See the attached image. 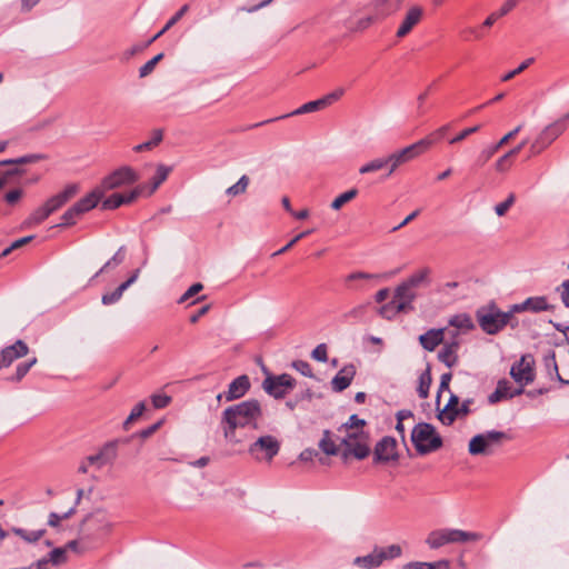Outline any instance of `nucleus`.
Returning a JSON list of instances; mask_svg holds the SVG:
<instances>
[{
  "mask_svg": "<svg viewBox=\"0 0 569 569\" xmlns=\"http://www.w3.org/2000/svg\"><path fill=\"white\" fill-rule=\"evenodd\" d=\"M512 307L509 311H501L495 303L477 310L476 317L480 328L488 335H497L513 319Z\"/></svg>",
  "mask_w": 569,
  "mask_h": 569,
  "instance_id": "4",
  "label": "nucleus"
},
{
  "mask_svg": "<svg viewBox=\"0 0 569 569\" xmlns=\"http://www.w3.org/2000/svg\"><path fill=\"white\" fill-rule=\"evenodd\" d=\"M366 310H367V307L365 305L357 306V307L352 308L351 310H349L347 313H345V318L347 320H349V319L360 320L363 318Z\"/></svg>",
  "mask_w": 569,
  "mask_h": 569,
  "instance_id": "64",
  "label": "nucleus"
},
{
  "mask_svg": "<svg viewBox=\"0 0 569 569\" xmlns=\"http://www.w3.org/2000/svg\"><path fill=\"white\" fill-rule=\"evenodd\" d=\"M365 425L366 421L363 419H360L357 415H352L349 417V420L338 429V431L343 435L360 432L359 429Z\"/></svg>",
  "mask_w": 569,
  "mask_h": 569,
  "instance_id": "40",
  "label": "nucleus"
},
{
  "mask_svg": "<svg viewBox=\"0 0 569 569\" xmlns=\"http://www.w3.org/2000/svg\"><path fill=\"white\" fill-rule=\"evenodd\" d=\"M104 196L103 191L99 188H94L91 192H89L86 197L78 200L74 206L79 210L80 214H83L91 209L96 208L99 201Z\"/></svg>",
  "mask_w": 569,
  "mask_h": 569,
  "instance_id": "30",
  "label": "nucleus"
},
{
  "mask_svg": "<svg viewBox=\"0 0 569 569\" xmlns=\"http://www.w3.org/2000/svg\"><path fill=\"white\" fill-rule=\"evenodd\" d=\"M70 549L68 545L66 547H59L52 549L50 552H48L46 556L41 557L40 559L46 560V567H48L49 563L52 566H60L67 562V550Z\"/></svg>",
  "mask_w": 569,
  "mask_h": 569,
  "instance_id": "35",
  "label": "nucleus"
},
{
  "mask_svg": "<svg viewBox=\"0 0 569 569\" xmlns=\"http://www.w3.org/2000/svg\"><path fill=\"white\" fill-rule=\"evenodd\" d=\"M151 401L156 409H162L169 406L171 397L166 393H157L151 396Z\"/></svg>",
  "mask_w": 569,
  "mask_h": 569,
  "instance_id": "61",
  "label": "nucleus"
},
{
  "mask_svg": "<svg viewBox=\"0 0 569 569\" xmlns=\"http://www.w3.org/2000/svg\"><path fill=\"white\" fill-rule=\"evenodd\" d=\"M433 146L431 138H422L417 142L402 148L388 156L390 168L387 177L391 176L400 166L418 158Z\"/></svg>",
  "mask_w": 569,
  "mask_h": 569,
  "instance_id": "7",
  "label": "nucleus"
},
{
  "mask_svg": "<svg viewBox=\"0 0 569 569\" xmlns=\"http://www.w3.org/2000/svg\"><path fill=\"white\" fill-rule=\"evenodd\" d=\"M28 353L29 347L22 340H17L13 345L3 348L0 351V370L10 367L16 360L26 357Z\"/></svg>",
  "mask_w": 569,
  "mask_h": 569,
  "instance_id": "17",
  "label": "nucleus"
},
{
  "mask_svg": "<svg viewBox=\"0 0 569 569\" xmlns=\"http://www.w3.org/2000/svg\"><path fill=\"white\" fill-rule=\"evenodd\" d=\"M443 347L438 352V360L446 365L448 368H452L459 362L458 351L460 349L461 342L455 341H443Z\"/></svg>",
  "mask_w": 569,
  "mask_h": 569,
  "instance_id": "21",
  "label": "nucleus"
},
{
  "mask_svg": "<svg viewBox=\"0 0 569 569\" xmlns=\"http://www.w3.org/2000/svg\"><path fill=\"white\" fill-rule=\"evenodd\" d=\"M203 289V286L200 282L193 283L189 287V289L179 298L178 302L183 303L190 298L198 295Z\"/></svg>",
  "mask_w": 569,
  "mask_h": 569,
  "instance_id": "63",
  "label": "nucleus"
},
{
  "mask_svg": "<svg viewBox=\"0 0 569 569\" xmlns=\"http://www.w3.org/2000/svg\"><path fill=\"white\" fill-rule=\"evenodd\" d=\"M11 532L13 535L20 537L23 541H26L28 543H33V542H37L38 540H40L44 536L46 530L39 529V530L28 531L22 528L12 527Z\"/></svg>",
  "mask_w": 569,
  "mask_h": 569,
  "instance_id": "38",
  "label": "nucleus"
},
{
  "mask_svg": "<svg viewBox=\"0 0 569 569\" xmlns=\"http://www.w3.org/2000/svg\"><path fill=\"white\" fill-rule=\"evenodd\" d=\"M82 214H80L79 210L77 209V207L73 204L71 206L61 217L62 219V222L60 224H58L59 227H70V226H73L78 218L81 217Z\"/></svg>",
  "mask_w": 569,
  "mask_h": 569,
  "instance_id": "50",
  "label": "nucleus"
},
{
  "mask_svg": "<svg viewBox=\"0 0 569 569\" xmlns=\"http://www.w3.org/2000/svg\"><path fill=\"white\" fill-rule=\"evenodd\" d=\"M499 149L500 148L497 143L485 147L475 159L472 168H482L496 154V152L499 151Z\"/></svg>",
  "mask_w": 569,
  "mask_h": 569,
  "instance_id": "37",
  "label": "nucleus"
},
{
  "mask_svg": "<svg viewBox=\"0 0 569 569\" xmlns=\"http://www.w3.org/2000/svg\"><path fill=\"white\" fill-rule=\"evenodd\" d=\"M36 363V357L28 361L20 362L16 368V372L12 376L8 377L6 380L9 382H20Z\"/></svg>",
  "mask_w": 569,
  "mask_h": 569,
  "instance_id": "39",
  "label": "nucleus"
},
{
  "mask_svg": "<svg viewBox=\"0 0 569 569\" xmlns=\"http://www.w3.org/2000/svg\"><path fill=\"white\" fill-rule=\"evenodd\" d=\"M398 271H399V269L390 271V272H386V273H369V272H363V271H357V272H352V273L348 274L345 279V282L350 289L359 290V289H361V287L357 286V284H352L353 282L360 281V280H381V279H386V278L396 276L398 273Z\"/></svg>",
  "mask_w": 569,
  "mask_h": 569,
  "instance_id": "25",
  "label": "nucleus"
},
{
  "mask_svg": "<svg viewBox=\"0 0 569 569\" xmlns=\"http://www.w3.org/2000/svg\"><path fill=\"white\" fill-rule=\"evenodd\" d=\"M405 0H373L372 7L377 19H385L397 13Z\"/></svg>",
  "mask_w": 569,
  "mask_h": 569,
  "instance_id": "22",
  "label": "nucleus"
},
{
  "mask_svg": "<svg viewBox=\"0 0 569 569\" xmlns=\"http://www.w3.org/2000/svg\"><path fill=\"white\" fill-rule=\"evenodd\" d=\"M552 309H553V307L548 303L546 297H530V298L526 299L523 302L512 306V311H515V312H522V311L540 312V311H547V310H552Z\"/></svg>",
  "mask_w": 569,
  "mask_h": 569,
  "instance_id": "24",
  "label": "nucleus"
},
{
  "mask_svg": "<svg viewBox=\"0 0 569 569\" xmlns=\"http://www.w3.org/2000/svg\"><path fill=\"white\" fill-rule=\"evenodd\" d=\"M431 381H432V379H431L430 370L427 369L419 377V386H418L417 392L421 399H426L429 396V389H430Z\"/></svg>",
  "mask_w": 569,
  "mask_h": 569,
  "instance_id": "47",
  "label": "nucleus"
},
{
  "mask_svg": "<svg viewBox=\"0 0 569 569\" xmlns=\"http://www.w3.org/2000/svg\"><path fill=\"white\" fill-rule=\"evenodd\" d=\"M339 437H336L329 430H325L321 440L319 441V448L328 456H336L339 452V446L337 441Z\"/></svg>",
  "mask_w": 569,
  "mask_h": 569,
  "instance_id": "33",
  "label": "nucleus"
},
{
  "mask_svg": "<svg viewBox=\"0 0 569 569\" xmlns=\"http://www.w3.org/2000/svg\"><path fill=\"white\" fill-rule=\"evenodd\" d=\"M161 140H162V131L161 130H156L153 132L152 139H150L149 141L143 142V143L137 144L133 148V150L136 152H142V151H146V150H150L153 147L158 146L161 142Z\"/></svg>",
  "mask_w": 569,
  "mask_h": 569,
  "instance_id": "51",
  "label": "nucleus"
},
{
  "mask_svg": "<svg viewBox=\"0 0 569 569\" xmlns=\"http://www.w3.org/2000/svg\"><path fill=\"white\" fill-rule=\"evenodd\" d=\"M400 555L401 547L399 545L375 547L369 555L355 558L353 565L363 569H375L380 567L385 560L396 559Z\"/></svg>",
  "mask_w": 569,
  "mask_h": 569,
  "instance_id": "11",
  "label": "nucleus"
},
{
  "mask_svg": "<svg viewBox=\"0 0 569 569\" xmlns=\"http://www.w3.org/2000/svg\"><path fill=\"white\" fill-rule=\"evenodd\" d=\"M410 569H449L448 560H440L433 563L429 562H411L408 565Z\"/></svg>",
  "mask_w": 569,
  "mask_h": 569,
  "instance_id": "52",
  "label": "nucleus"
},
{
  "mask_svg": "<svg viewBox=\"0 0 569 569\" xmlns=\"http://www.w3.org/2000/svg\"><path fill=\"white\" fill-rule=\"evenodd\" d=\"M399 301L393 297L391 301L381 306L379 308V315L385 319H392L396 315L400 312H407V309H398Z\"/></svg>",
  "mask_w": 569,
  "mask_h": 569,
  "instance_id": "42",
  "label": "nucleus"
},
{
  "mask_svg": "<svg viewBox=\"0 0 569 569\" xmlns=\"http://www.w3.org/2000/svg\"><path fill=\"white\" fill-rule=\"evenodd\" d=\"M358 196V189L352 188L341 194H339L335 200L331 202L330 207L333 210H340L346 203L353 200Z\"/></svg>",
  "mask_w": 569,
  "mask_h": 569,
  "instance_id": "46",
  "label": "nucleus"
},
{
  "mask_svg": "<svg viewBox=\"0 0 569 569\" xmlns=\"http://www.w3.org/2000/svg\"><path fill=\"white\" fill-rule=\"evenodd\" d=\"M385 167H388V169L390 168V162H389L388 157L387 158H377V159H373L370 162L361 166L359 168V173L366 174V173H370V172H376L378 170L383 169Z\"/></svg>",
  "mask_w": 569,
  "mask_h": 569,
  "instance_id": "43",
  "label": "nucleus"
},
{
  "mask_svg": "<svg viewBox=\"0 0 569 569\" xmlns=\"http://www.w3.org/2000/svg\"><path fill=\"white\" fill-rule=\"evenodd\" d=\"M569 122V112L565 114L562 118L556 120L555 122L548 124L539 134L551 144L560 134H562Z\"/></svg>",
  "mask_w": 569,
  "mask_h": 569,
  "instance_id": "26",
  "label": "nucleus"
},
{
  "mask_svg": "<svg viewBox=\"0 0 569 569\" xmlns=\"http://www.w3.org/2000/svg\"><path fill=\"white\" fill-rule=\"evenodd\" d=\"M146 410V403L144 401H140L139 403H137L133 409L131 410L130 415L128 416V418L124 420L123 422V429L124 430H128L130 425L137 420L138 418H140L143 413V411Z\"/></svg>",
  "mask_w": 569,
  "mask_h": 569,
  "instance_id": "53",
  "label": "nucleus"
},
{
  "mask_svg": "<svg viewBox=\"0 0 569 569\" xmlns=\"http://www.w3.org/2000/svg\"><path fill=\"white\" fill-rule=\"evenodd\" d=\"M516 201L515 193H510L507 199L495 206V212L497 216L502 217L507 213V211L512 207Z\"/></svg>",
  "mask_w": 569,
  "mask_h": 569,
  "instance_id": "57",
  "label": "nucleus"
},
{
  "mask_svg": "<svg viewBox=\"0 0 569 569\" xmlns=\"http://www.w3.org/2000/svg\"><path fill=\"white\" fill-rule=\"evenodd\" d=\"M430 269L425 267L413 272L405 282L413 290L419 293V290L423 287H428L430 283Z\"/></svg>",
  "mask_w": 569,
  "mask_h": 569,
  "instance_id": "31",
  "label": "nucleus"
},
{
  "mask_svg": "<svg viewBox=\"0 0 569 569\" xmlns=\"http://www.w3.org/2000/svg\"><path fill=\"white\" fill-rule=\"evenodd\" d=\"M312 359L319 362H326L328 360V348L326 343L318 345L311 352Z\"/></svg>",
  "mask_w": 569,
  "mask_h": 569,
  "instance_id": "62",
  "label": "nucleus"
},
{
  "mask_svg": "<svg viewBox=\"0 0 569 569\" xmlns=\"http://www.w3.org/2000/svg\"><path fill=\"white\" fill-rule=\"evenodd\" d=\"M425 17V9L419 4L410 6L396 31V37L398 39H403L407 37L422 20Z\"/></svg>",
  "mask_w": 569,
  "mask_h": 569,
  "instance_id": "15",
  "label": "nucleus"
},
{
  "mask_svg": "<svg viewBox=\"0 0 569 569\" xmlns=\"http://www.w3.org/2000/svg\"><path fill=\"white\" fill-rule=\"evenodd\" d=\"M139 269H137L132 274L131 277H129V279L124 282H122L116 290H113L112 292H109V293H104L101 298V302L104 305V306H110V305H113L116 302H118L123 292L132 284L136 282V280L138 279L139 277Z\"/></svg>",
  "mask_w": 569,
  "mask_h": 569,
  "instance_id": "29",
  "label": "nucleus"
},
{
  "mask_svg": "<svg viewBox=\"0 0 569 569\" xmlns=\"http://www.w3.org/2000/svg\"><path fill=\"white\" fill-rule=\"evenodd\" d=\"M376 462H389L398 459L397 441L392 437H383L375 447Z\"/></svg>",
  "mask_w": 569,
  "mask_h": 569,
  "instance_id": "18",
  "label": "nucleus"
},
{
  "mask_svg": "<svg viewBox=\"0 0 569 569\" xmlns=\"http://www.w3.org/2000/svg\"><path fill=\"white\" fill-rule=\"evenodd\" d=\"M250 387L251 385L248 376H239L229 383L228 390L224 392V400L233 401L240 399L249 391Z\"/></svg>",
  "mask_w": 569,
  "mask_h": 569,
  "instance_id": "20",
  "label": "nucleus"
},
{
  "mask_svg": "<svg viewBox=\"0 0 569 569\" xmlns=\"http://www.w3.org/2000/svg\"><path fill=\"white\" fill-rule=\"evenodd\" d=\"M338 439L340 441V446L345 447L343 451L341 452V458L343 461H347L350 456L359 460L368 457L370 448L368 445V436L363 431L343 435Z\"/></svg>",
  "mask_w": 569,
  "mask_h": 569,
  "instance_id": "10",
  "label": "nucleus"
},
{
  "mask_svg": "<svg viewBox=\"0 0 569 569\" xmlns=\"http://www.w3.org/2000/svg\"><path fill=\"white\" fill-rule=\"evenodd\" d=\"M535 61L533 58H528L526 59L523 62L520 63V66L518 68H515V70H511L509 71L508 73H506L501 80L502 81H509L511 80L512 78H515L517 74L521 73L522 71H525L532 62Z\"/></svg>",
  "mask_w": 569,
  "mask_h": 569,
  "instance_id": "60",
  "label": "nucleus"
},
{
  "mask_svg": "<svg viewBox=\"0 0 569 569\" xmlns=\"http://www.w3.org/2000/svg\"><path fill=\"white\" fill-rule=\"evenodd\" d=\"M280 442L271 435L259 437L253 441L249 448L248 453L259 462H271L272 459L279 453Z\"/></svg>",
  "mask_w": 569,
  "mask_h": 569,
  "instance_id": "12",
  "label": "nucleus"
},
{
  "mask_svg": "<svg viewBox=\"0 0 569 569\" xmlns=\"http://www.w3.org/2000/svg\"><path fill=\"white\" fill-rule=\"evenodd\" d=\"M79 190L78 184H68L61 192L50 197L43 204L34 209L26 219L23 226L27 228L40 224L53 212L62 208Z\"/></svg>",
  "mask_w": 569,
  "mask_h": 569,
  "instance_id": "3",
  "label": "nucleus"
},
{
  "mask_svg": "<svg viewBox=\"0 0 569 569\" xmlns=\"http://www.w3.org/2000/svg\"><path fill=\"white\" fill-rule=\"evenodd\" d=\"M550 144L539 134L530 144L529 157H536L541 153Z\"/></svg>",
  "mask_w": 569,
  "mask_h": 569,
  "instance_id": "56",
  "label": "nucleus"
},
{
  "mask_svg": "<svg viewBox=\"0 0 569 569\" xmlns=\"http://www.w3.org/2000/svg\"><path fill=\"white\" fill-rule=\"evenodd\" d=\"M76 512V506L70 508L63 515H59L57 512H50L48 517V525L50 527H58L61 520L69 519Z\"/></svg>",
  "mask_w": 569,
  "mask_h": 569,
  "instance_id": "55",
  "label": "nucleus"
},
{
  "mask_svg": "<svg viewBox=\"0 0 569 569\" xmlns=\"http://www.w3.org/2000/svg\"><path fill=\"white\" fill-rule=\"evenodd\" d=\"M103 466L113 462L117 458V441L106 443L98 452Z\"/></svg>",
  "mask_w": 569,
  "mask_h": 569,
  "instance_id": "44",
  "label": "nucleus"
},
{
  "mask_svg": "<svg viewBox=\"0 0 569 569\" xmlns=\"http://www.w3.org/2000/svg\"><path fill=\"white\" fill-rule=\"evenodd\" d=\"M112 530V522L104 509H97L89 513L81 523L80 537L69 541L68 547L79 553L97 549L102 538Z\"/></svg>",
  "mask_w": 569,
  "mask_h": 569,
  "instance_id": "2",
  "label": "nucleus"
},
{
  "mask_svg": "<svg viewBox=\"0 0 569 569\" xmlns=\"http://www.w3.org/2000/svg\"><path fill=\"white\" fill-rule=\"evenodd\" d=\"M481 129V124H476L473 127L466 128L461 130L457 136L449 140L450 144L459 143L463 141L469 136L478 132Z\"/></svg>",
  "mask_w": 569,
  "mask_h": 569,
  "instance_id": "58",
  "label": "nucleus"
},
{
  "mask_svg": "<svg viewBox=\"0 0 569 569\" xmlns=\"http://www.w3.org/2000/svg\"><path fill=\"white\" fill-rule=\"evenodd\" d=\"M126 259V248L122 246L118 249V251L112 256L111 259H109L102 268L94 274V277H98L102 272L107 271L109 268H114L119 264H121Z\"/></svg>",
  "mask_w": 569,
  "mask_h": 569,
  "instance_id": "45",
  "label": "nucleus"
},
{
  "mask_svg": "<svg viewBox=\"0 0 569 569\" xmlns=\"http://www.w3.org/2000/svg\"><path fill=\"white\" fill-rule=\"evenodd\" d=\"M249 182H250L249 177L243 174L242 177H240V179L234 184H232L231 187H229L226 190V193L230 197H237L239 194H242L246 192V190L249 186Z\"/></svg>",
  "mask_w": 569,
  "mask_h": 569,
  "instance_id": "48",
  "label": "nucleus"
},
{
  "mask_svg": "<svg viewBox=\"0 0 569 569\" xmlns=\"http://www.w3.org/2000/svg\"><path fill=\"white\" fill-rule=\"evenodd\" d=\"M513 160L515 158L506 152L495 162V170L499 173L508 172L513 166Z\"/></svg>",
  "mask_w": 569,
  "mask_h": 569,
  "instance_id": "49",
  "label": "nucleus"
},
{
  "mask_svg": "<svg viewBox=\"0 0 569 569\" xmlns=\"http://www.w3.org/2000/svg\"><path fill=\"white\" fill-rule=\"evenodd\" d=\"M139 179L140 177L134 169L129 166H122L106 176L99 184V188L103 191V193H106L107 191L123 186L133 184Z\"/></svg>",
  "mask_w": 569,
  "mask_h": 569,
  "instance_id": "13",
  "label": "nucleus"
},
{
  "mask_svg": "<svg viewBox=\"0 0 569 569\" xmlns=\"http://www.w3.org/2000/svg\"><path fill=\"white\" fill-rule=\"evenodd\" d=\"M169 172H170L169 167H166L163 164L158 166L156 174L153 176V178L151 180V187H150L149 191L147 192L148 196L152 194L160 187V184L163 181H166Z\"/></svg>",
  "mask_w": 569,
  "mask_h": 569,
  "instance_id": "41",
  "label": "nucleus"
},
{
  "mask_svg": "<svg viewBox=\"0 0 569 569\" xmlns=\"http://www.w3.org/2000/svg\"><path fill=\"white\" fill-rule=\"evenodd\" d=\"M448 325L463 333L469 332L475 328L471 317L467 313H460L451 317Z\"/></svg>",
  "mask_w": 569,
  "mask_h": 569,
  "instance_id": "34",
  "label": "nucleus"
},
{
  "mask_svg": "<svg viewBox=\"0 0 569 569\" xmlns=\"http://www.w3.org/2000/svg\"><path fill=\"white\" fill-rule=\"evenodd\" d=\"M189 10V6L188 4H183L176 13L174 16H172L168 22L164 24V27L158 32L156 33L146 44L149 46L151 44L153 41H156L157 39H159L162 34H164L170 28H172Z\"/></svg>",
  "mask_w": 569,
  "mask_h": 569,
  "instance_id": "36",
  "label": "nucleus"
},
{
  "mask_svg": "<svg viewBox=\"0 0 569 569\" xmlns=\"http://www.w3.org/2000/svg\"><path fill=\"white\" fill-rule=\"evenodd\" d=\"M296 379L288 373L268 376L263 382V390L274 399H283L296 387Z\"/></svg>",
  "mask_w": 569,
  "mask_h": 569,
  "instance_id": "14",
  "label": "nucleus"
},
{
  "mask_svg": "<svg viewBox=\"0 0 569 569\" xmlns=\"http://www.w3.org/2000/svg\"><path fill=\"white\" fill-rule=\"evenodd\" d=\"M411 441L419 455H427L442 446L441 437L430 423H418L411 432Z\"/></svg>",
  "mask_w": 569,
  "mask_h": 569,
  "instance_id": "6",
  "label": "nucleus"
},
{
  "mask_svg": "<svg viewBox=\"0 0 569 569\" xmlns=\"http://www.w3.org/2000/svg\"><path fill=\"white\" fill-rule=\"evenodd\" d=\"M505 440H510V436L503 431L490 430L485 433H478L469 441L468 451L471 456H489L493 453L492 447Z\"/></svg>",
  "mask_w": 569,
  "mask_h": 569,
  "instance_id": "8",
  "label": "nucleus"
},
{
  "mask_svg": "<svg viewBox=\"0 0 569 569\" xmlns=\"http://www.w3.org/2000/svg\"><path fill=\"white\" fill-rule=\"evenodd\" d=\"M147 189V186L139 184L133 190L127 193H112L108 198L102 201L101 209L102 210H113L122 204L132 203L139 196L143 194Z\"/></svg>",
  "mask_w": 569,
  "mask_h": 569,
  "instance_id": "16",
  "label": "nucleus"
},
{
  "mask_svg": "<svg viewBox=\"0 0 569 569\" xmlns=\"http://www.w3.org/2000/svg\"><path fill=\"white\" fill-rule=\"evenodd\" d=\"M291 367L305 377H308V378L313 377V371H312L311 366L309 365V362H307L305 360H295L291 363Z\"/></svg>",
  "mask_w": 569,
  "mask_h": 569,
  "instance_id": "59",
  "label": "nucleus"
},
{
  "mask_svg": "<svg viewBox=\"0 0 569 569\" xmlns=\"http://www.w3.org/2000/svg\"><path fill=\"white\" fill-rule=\"evenodd\" d=\"M261 418V403L257 399H249L226 408L221 415L220 426L227 440L238 442L237 429H258Z\"/></svg>",
  "mask_w": 569,
  "mask_h": 569,
  "instance_id": "1",
  "label": "nucleus"
},
{
  "mask_svg": "<svg viewBox=\"0 0 569 569\" xmlns=\"http://www.w3.org/2000/svg\"><path fill=\"white\" fill-rule=\"evenodd\" d=\"M356 373H357V369L353 363H348V365L343 366L338 371V373L332 378L331 389L335 392H342L351 385Z\"/></svg>",
  "mask_w": 569,
  "mask_h": 569,
  "instance_id": "19",
  "label": "nucleus"
},
{
  "mask_svg": "<svg viewBox=\"0 0 569 569\" xmlns=\"http://www.w3.org/2000/svg\"><path fill=\"white\" fill-rule=\"evenodd\" d=\"M459 398L456 395H451L450 399L445 407L443 411L438 416L439 420L445 425H451L458 416Z\"/></svg>",
  "mask_w": 569,
  "mask_h": 569,
  "instance_id": "32",
  "label": "nucleus"
},
{
  "mask_svg": "<svg viewBox=\"0 0 569 569\" xmlns=\"http://www.w3.org/2000/svg\"><path fill=\"white\" fill-rule=\"evenodd\" d=\"M343 94H345V89L337 88L336 90L323 96L320 99L303 103L301 107H299L298 109H296L295 111H292L290 113H287V114H283V116H280V117H277L273 119H268L266 121L256 123L252 127L256 128V127H259V126H262V124H266L269 122H273L276 120L284 119L288 117L299 116V114H305V113H310V112H316V111L322 110V109L331 106L333 102L338 101Z\"/></svg>",
  "mask_w": 569,
  "mask_h": 569,
  "instance_id": "9",
  "label": "nucleus"
},
{
  "mask_svg": "<svg viewBox=\"0 0 569 569\" xmlns=\"http://www.w3.org/2000/svg\"><path fill=\"white\" fill-rule=\"evenodd\" d=\"M446 339V329H429L419 336L421 347L427 351H433Z\"/></svg>",
  "mask_w": 569,
  "mask_h": 569,
  "instance_id": "27",
  "label": "nucleus"
},
{
  "mask_svg": "<svg viewBox=\"0 0 569 569\" xmlns=\"http://www.w3.org/2000/svg\"><path fill=\"white\" fill-rule=\"evenodd\" d=\"M42 159V156L40 154H28L23 156L17 159H8L0 161L1 166H12V164H26V163H33Z\"/></svg>",
  "mask_w": 569,
  "mask_h": 569,
  "instance_id": "54",
  "label": "nucleus"
},
{
  "mask_svg": "<svg viewBox=\"0 0 569 569\" xmlns=\"http://www.w3.org/2000/svg\"><path fill=\"white\" fill-rule=\"evenodd\" d=\"M510 375L515 379V381L520 383L521 386L528 385L532 382L535 379V373L530 363L525 362L523 358L518 363L511 367Z\"/></svg>",
  "mask_w": 569,
  "mask_h": 569,
  "instance_id": "28",
  "label": "nucleus"
},
{
  "mask_svg": "<svg viewBox=\"0 0 569 569\" xmlns=\"http://www.w3.org/2000/svg\"><path fill=\"white\" fill-rule=\"evenodd\" d=\"M480 539L481 535L477 532L443 528L432 530L428 535L426 543L429 546L430 549H439L449 543H463L468 541H478Z\"/></svg>",
  "mask_w": 569,
  "mask_h": 569,
  "instance_id": "5",
  "label": "nucleus"
},
{
  "mask_svg": "<svg viewBox=\"0 0 569 569\" xmlns=\"http://www.w3.org/2000/svg\"><path fill=\"white\" fill-rule=\"evenodd\" d=\"M418 292L411 289L405 281H402L395 289V298L399 301L398 309H407L408 311L413 310L412 302L418 297Z\"/></svg>",
  "mask_w": 569,
  "mask_h": 569,
  "instance_id": "23",
  "label": "nucleus"
}]
</instances>
